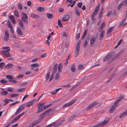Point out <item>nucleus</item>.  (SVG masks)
<instances>
[{"mask_svg": "<svg viewBox=\"0 0 127 127\" xmlns=\"http://www.w3.org/2000/svg\"><path fill=\"white\" fill-rule=\"evenodd\" d=\"M39 65L37 64H34L31 65V66L32 67H36L38 66Z\"/></svg>", "mask_w": 127, "mask_h": 127, "instance_id": "obj_40", "label": "nucleus"}, {"mask_svg": "<svg viewBox=\"0 0 127 127\" xmlns=\"http://www.w3.org/2000/svg\"><path fill=\"white\" fill-rule=\"evenodd\" d=\"M9 19L11 20L14 19V17L13 16L11 15L9 17Z\"/></svg>", "mask_w": 127, "mask_h": 127, "instance_id": "obj_57", "label": "nucleus"}, {"mask_svg": "<svg viewBox=\"0 0 127 127\" xmlns=\"http://www.w3.org/2000/svg\"><path fill=\"white\" fill-rule=\"evenodd\" d=\"M7 91L9 92H12L14 91V90L12 88H9L7 89Z\"/></svg>", "mask_w": 127, "mask_h": 127, "instance_id": "obj_42", "label": "nucleus"}, {"mask_svg": "<svg viewBox=\"0 0 127 127\" xmlns=\"http://www.w3.org/2000/svg\"><path fill=\"white\" fill-rule=\"evenodd\" d=\"M10 30L11 33H13L14 32L13 31V29L12 28V27H10Z\"/></svg>", "mask_w": 127, "mask_h": 127, "instance_id": "obj_62", "label": "nucleus"}, {"mask_svg": "<svg viewBox=\"0 0 127 127\" xmlns=\"http://www.w3.org/2000/svg\"><path fill=\"white\" fill-rule=\"evenodd\" d=\"M60 76V73L59 72H57L56 74L55 78L56 80H58L59 79Z\"/></svg>", "mask_w": 127, "mask_h": 127, "instance_id": "obj_32", "label": "nucleus"}, {"mask_svg": "<svg viewBox=\"0 0 127 127\" xmlns=\"http://www.w3.org/2000/svg\"><path fill=\"white\" fill-rule=\"evenodd\" d=\"M66 2H68L69 3H71L73 2V1L72 0H66Z\"/></svg>", "mask_w": 127, "mask_h": 127, "instance_id": "obj_56", "label": "nucleus"}, {"mask_svg": "<svg viewBox=\"0 0 127 127\" xmlns=\"http://www.w3.org/2000/svg\"><path fill=\"white\" fill-rule=\"evenodd\" d=\"M123 97H124L123 96H121L119 97L116 100L115 102L114 105L110 109L109 111L110 113H112L113 112L118 105L117 104L123 98Z\"/></svg>", "mask_w": 127, "mask_h": 127, "instance_id": "obj_1", "label": "nucleus"}, {"mask_svg": "<svg viewBox=\"0 0 127 127\" xmlns=\"http://www.w3.org/2000/svg\"><path fill=\"white\" fill-rule=\"evenodd\" d=\"M106 24L105 22H103L101 24V26L100 27L99 31L100 32H101L102 30L104 27L105 26Z\"/></svg>", "mask_w": 127, "mask_h": 127, "instance_id": "obj_19", "label": "nucleus"}, {"mask_svg": "<svg viewBox=\"0 0 127 127\" xmlns=\"http://www.w3.org/2000/svg\"><path fill=\"white\" fill-rule=\"evenodd\" d=\"M7 25L9 28L12 27V26L10 22L9 21H8Z\"/></svg>", "mask_w": 127, "mask_h": 127, "instance_id": "obj_38", "label": "nucleus"}, {"mask_svg": "<svg viewBox=\"0 0 127 127\" xmlns=\"http://www.w3.org/2000/svg\"><path fill=\"white\" fill-rule=\"evenodd\" d=\"M8 93L6 91H3L1 92L0 94L1 95H7Z\"/></svg>", "mask_w": 127, "mask_h": 127, "instance_id": "obj_29", "label": "nucleus"}, {"mask_svg": "<svg viewBox=\"0 0 127 127\" xmlns=\"http://www.w3.org/2000/svg\"><path fill=\"white\" fill-rule=\"evenodd\" d=\"M63 33V35L64 37L65 38H66L67 37V34L65 33L64 32V33Z\"/></svg>", "mask_w": 127, "mask_h": 127, "instance_id": "obj_61", "label": "nucleus"}, {"mask_svg": "<svg viewBox=\"0 0 127 127\" xmlns=\"http://www.w3.org/2000/svg\"><path fill=\"white\" fill-rule=\"evenodd\" d=\"M95 40V38L94 37H93L92 38L91 40V46H93L94 45V42Z\"/></svg>", "mask_w": 127, "mask_h": 127, "instance_id": "obj_20", "label": "nucleus"}, {"mask_svg": "<svg viewBox=\"0 0 127 127\" xmlns=\"http://www.w3.org/2000/svg\"><path fill=\"white\" fill-rule=\"evenodd\" d=\"M14 14L17 17H19V15L17 11L15 10L14 11Z\"/></svg>", "mask_w": 127, "mask_h": 127, "instance_id": "obj_35", "label": "nucleus"}, {"mask_svg": "<svg viewBox=\"0 0 127 127\" xmlns=\"http://www.w3.org/2000/svg\"><path fill=\"white\" fill-rule=\"evenodd\" d=\"M109 119L108 118H106L101 123H98L92 127H98L99 126L100 127H101L106 124L109 121Z\"/></svg>", "mask_w": 127, "mask_h": 127, "instance_id": "obj_3", "label": "nucleus"}, {"mask_svg": "<svg viewBox=\"0 0 127 127\" xmlns=\"http://www.w3.org/2000/svg\"><path fill=\"white\" fill-rule=\"evenodd\" d=\"M31 17H33L34 18H39V16L38 15H36V14H32L31 15Z\"/></svg>", "mask_w": 127, "mask_h": 127, "instance_id": "obj_28", "label": "nucleus"}, {"mask_svg": "<svg viewBox=\"0 0 127 127\" xmlns=\"http://www.w3.org/2000/svg\"><path fill=\"white\" fill-rule=\"evenodd\" d=\"M113 30V27H111L109 28L108 31V32L107 33V34H109Z\"/></svg>", "mask_w": 127, "mask_h": 127, "instance_id": "obj_31", "label": "nucleus"}, {"mask_svg": "<svg viewBox=\"0 0 127 127\" xmlns=\"http://www.w3.org/2000/svg\"><path fill=\"white\" fill-rule=\"evenodd\" d=\"M76 117V116L75 115H74L72 116L71 117L69 118V120H73Z\"/></svg>", "mask_w": 127, "mask_h": 127, "instance_id": "obj_43", "label": "nucleus"}, {"mask_svg": "<svg viewBox=\"0 0 127 127\" xmlns=\"http://www.w3.org/2000/svg\"><path fill=\"white\" fill-rule=\"evenodd\" d=\"M13 66V65L12 64H7L5 66V68L7 69H9V68H11Z\"/></svg>", "mask_w": 127, "mask_h": 127, "instance_id": "obj_26", "label": "nucleus"}, {"mask_svg": "<svg viewBox=\"0 0 127 127\" xmlns=\"http://www.w3.org/2000/svg\"><path fill=\"white\" fill-rule=\"evenodd\" d=\"M47 56V55L46 54H43L41 55V57L42 58H43L46 57Z\"/></svg>", "mask_w": 127, "mask_h": 127, "instance_id": "obj_63", "label": "nucleus"}, {"mask_svg": "<svg viewBox=\"0 0 127 127\" xmlns=\"http://www.w3.org/2000/svg\"><path fill=\"white\" fill-rule=\"evenodd\" d=\"M50 73L49 72H48L47 73L46 76V79L47 80H48L50 76Z\"/></svg>", "mask_w": 127, "mask_h": 127, "instance_id": "obj_46", "label": "nucleus"}, {"mask_svg": "<svg viewBox=\"0 0 127 127\" xmlns=\"http://www.w3.org/2000/svg\"><path fill=\"white\" fill-rule=\"evenodd\" d=\"M44 8L43 7H39L37 9V10L39 11H42L44 10Z\"/></svg>", "mask_w": 127, "mask_h": 127, "instance_id": "obj_33", "label": "nucleus"}, {"mask_svg": "<svg viewBox=\"0 0 127 127\" xmlns=\"http://www.w3.org/2000/svg\"><path fill=\"white\" fill-rule=\"evenodd\" d=\"M89 41V37H88L86 39V40L85 42V43H84V47H86Z\"/></svg>", "mask_w": 127, "mask_h": 127, "instance_id": "obj_25", "label": "nucleus"}, {"mask_svg": "<svg viewBox=\"0 0 127 127\" xmlns=\"http://www.w3.org/2000/svg\"><path fill=\"white\" fill-rule=\"evenodd\" d=\"M4 102L5 103L4 104V106L6 105L7 104H8L9 102V100L8 99H6L4 100Z\"/></svg>", "mask_w": 127, "mask_h": 127, "instance_id": "obj_34", "label": "nucleus"}, {"mask_svg": "<svg viewBox=\"0 0 127 127\" xmlns=\"http://www.w3.org/2000/svg\"><path fill=\"white\" fill-rule=\"evenodd\" d=\"M47 16L49 19H51L53 17V15L52 14L49 13H47Z\"/></svg>", "mask_w": 127, "mask_h": 127, "instance_id": "obj_27", "label": "nucleus"}, {"mask_svg": "<svg viewBox=\"0 0 127 127\" xmlns=\"http://www.w3.org/2000/svg\"><path fill=\"white\" fill-rule=\"evenodd\" d=\"M33 102L32 101H30L26 103V105L27 107H29L32 106L33 104Z\"/></svg>", "mask_w": 127, "mask_h": 127, "instance_id": "obj_16", "label": "nucleus"}, {"mask_svg": "<svg viewBox=\"0 0 127 127\" xmlns=\"http://www.w3.org/2000/svg\"><path fill=\"white\" fill-rule=\"evenodd\" d=\"M80 41H78L76 47H80Z\"/></svg>", "mask_w": 127, "mask_h": 127, "instance_id": "obj_51", "label": "nucleus"}, {"mask_svg": "<svg viewBox=\"0 0 127 127\" xmlns=\"http://www.w3.org/2000/svg\"><path fill=\"white\" fill-rule=\"evenodd\" d=\"M51 111V110L49 109L45 111L44 113L42 114L39 116V119L38 120L40 122L43 119L44 116L46 115L48 113L50 112Z\"/></svg>", "mask_w": 127, "mask_h": 127, "instance_id": "obj_6", "label": "nucleus"}, {"mask_svg": "<svg viewBox=\"0 0 127 127\" xmlns=\"http://www.w3.org/2000/svg\"><path fill=\"white\" fill-rule=\"evenodd\" d=\"M113 53H111L109 55H107L106 57L104 59L103 61L104 62L109 60L111 58L113 55Z\"/></svg>", "mask_w": 127, "mask_h": 127, "instance_id": "obj_10", "label": "nucleus"}, {"mask_svg": "<svg viewBox=\"0 0 127 127\" xmlns=\"http://www.w3.org/2000/svg\"><path fill=\"white\" fill-rule=\"evenodd\" d=\"M82 3L81 2H80V3H78L77 6L78 7L80 8L82 7Z\"/></svg>", "mask_w": 127, "mask_h": 127, "instance_id": "obj_47", "label": "nucleus"}, {"mask_svg": "<svg viewBox=\"0 0 127 127\" xmlns=\"http://www.w3.org/2000/svg\"><path fill=\"white\" fill-rule=\"evenodd\" d=\"M123 5L124 6L127 4V0H126L123 1L122 3Z\"/></svg>", "mask_w": 127, "mask_h": 127, "instance_id": "obj_44", "label": "nucleus"}, {"mask_svg": "<svg viewBox=\"0 0 127 127\" xmlns=\"http://www.w3.org/2000/svg\"><path fill=\"white\" fill-rule=\"evenodd\" d=\"M18 23L19 25L21 27H23V23L21 20H19L18 21Z\"/></svg>", "mask_w": 127, "mask_h": 127, "instance_id": "obj_30", "label": "nucleus"}, {"mask_svg": "<svg viewBox=\"0 0 127 127\" xmlns=\"http://www.w3.org/2000/svg\"><path fill=\"white\" fill-rule=\"evenodd\" d=\"M64 11V9L63 8H60L59 9V11L60 12H62Z\"/></svg>", "mask_w": 127, "mask_h": 127, "instance_id": "obj_60", "label": "nucleus"}, {"mask_svg": "<svg viewBox=\"0 0 127 127\" xmlns=\"http://www.w3.org/2000/svg\"><path fill=\"white\" fill-rule=\"evenodd\" d=\"M7 82L5 80L2 79L0 81V82L2 83H5Z\"/></svg>", "mask_w": 127, "mask_h": 127, "instance_id": "obj_50", "label": "nucleus"}, {"mask_svg": "<svg viewBox=\"0 0 127 127\" xmlns=\"http://www.w3.org/2000/svg\"><path fill=\"white\" fill-rule=\"evenodd\" d=\"M58 65V64H55L54 67L53 71V72H54V74L57 71Z\"/></svg>", "mask_w": 127, "mask_h": 127, "instance_id": "obj_24", "label": "nucleus"}, {"mask_svg": "<svg viewBox=\"0 0 127 127\" xmlns=\"http://www.w3.org/2000/svg\"><path fill=\"white\" fill-rule=\"evenodd\" d=\"M123 5L122 3H121L120 4L118 7V9L119 10L121 8V7Z\"/></svg>", "mask_w": 127, "mask_h": 127, "instance_id": "obj_55", "label": "nucleus"}, {"mask_svg": "<svg viewBox=\"0 0 127 127\" xmlns=\"http://www.w3.org/2000/svg\"><path fill=\"white\" fill-rule=\"evenodd\" d=\"M80 33H78L76 35V38H79L80 37Z\"/></svg>", "mask_w": 127, "mask_h": 127, "instance_id": "obj_59", "label": "nucleus"}, {"mask_svg": "<svg viewBox=\"0 0 127 127\" xmlns=\"http://www.w3.org/2000/svg\"><path fill=\"white\" fill-rule=\"evenodd\" d=\"M40 122V121L38 120V121H36L35 122H34L32 123H33V125L34 126L38 124Z\"/></svg>", "mask_w": 127, "mask_h": 127, "instance_id": "obj_39", "label": "nucleus"}, {"mask_svg": "<svg viewBox=\"0 0 127 127\" xmlns=\"http://www.w3.org/2000/svg\"><path fill=\"white\" fill-rule=\"evenodd\" d=\"M52 105V104H50L47 105L45 106H44V107H42V109H40L39 111H38L39 112H40L44 110L45 109L48 108V107Z\"/></svg>", "mask_w": 127, "mask_h": 127, "instance_id": "obj_14", "label": "nucleus"}, {"mask_svg": "<svg viewBox=\"0 0 127 127\" xmlns=\"http://www.w3.org/2000/svg\"><path fill=\"white\" fill-rule=\"evenodd\" d=\"M87 29H86L84 31V32L83 33V35L86 36L87 34Z\"/></svg>", "mask_w": 127, "mask_h": 127, "instance_id": "obj_52", "label": "nucleus"}, {"mask_svg": "<svg viewBox=\"0 0 127 127\" xmlns=\"http://www.w3.org/2000/svg\"><path fill=\"white\" fill-rule=\"evenodd\" d=\"M71 71L73 72H74L76 70L75 65L74 64H73L71 66Z\"/></svg>", "mask_w": 127, "mask_h": 127, "instance_id": "obj_21", "label": "nucleus"}, {"mask_svg": "<svg viewBox=\"0 0 127 127\" xmlns=\"http://www.w3.org/2000/svg\"><path fill=\"white\" fill-rule=\"evenodd\" d=\"M50 40H46L45 41V42L46 43H47L49 45L50 44Z\"/></svg>", "mask_w": 127, "mask_h": 127, "instance_id": "obj_54", "label": "nucleus"}, {"mask_svg": "<svg viewBox=\"0 0 127 127\" xmlns=\"http://www.w3.org/2000/svg\"><path fill=\"white\" fill-rule=\"evenodd\" d=\"M63 65L62 64L60 63L59 64L58 67V70L59 73L62 71V69L63 68Z\"/></svg>", "mask_w": 127, "mask_h": 127, "instance_id": "obj_17", "label": "nucleus"}, {"mask_svg": "<svg viewBox=\"0 0 127 127\" xmlns=\"http://www.w3.org/2000/svg\"><path fill=\"white\" fill-rule=\"evenodd\" d=\"M18 95V94H13L11 95L10 96L11 97H16Z\"/></svg>", "mask_w": 127, "mask_h": 127, "instance_id": "obj_41", "label": "nucleus"}, {"mask_svg": "<svg viewBox=\"0 0 127 127\" xmlns=\"http://www.w3.org/2000/svg\"><path fill=\"white\" fill-rule=\"evenodd\" d=\"M25 88H21L19 89L18 90H17V92H23L25 89Z\"/></svg>", "mask_w": 127, "mask_h": 127, "instance_id": "obj_49", "label": "nucleus"}, {"mask_svg": "<svg viewBox=\"0 0 127 127\" xmlns=\"http://www.w3.org/2000/svg\"><path fill=\"white\" fill-rule=\"evenodd\" d=\"M100 105V104H98V102H93L88 106L87 108V111L89 110L90 109L92 108L93 106L96 105L97 106L96 107H97L99 106Z\"/></svg>", "mask_w": 127, "mask_h": 127, "instance_id": "obj_4", "label": "nucleus"}, {"mask_svg": "<svg viewBox=\"0 0 127 127\" xmlns=\"http://www.w3.org/2000/svg\"><path fill=\"white\" fill-rule=\"evenodd\" d=\"M25 105H23L20 106L15 113V115L18 114L24 109Z\"/></svg>", "mask_w": 127, "mask_h": 127, "instance_id": "obj_9", "label": "nucleus"}, {"mask_svg": "<svg viewBox=\"0 0 127 127\" xmlns=\"http://www.w3.org/2000/svg\"><path fill=\"white\" fill-rule=\"evenodd\" d=\"M18 7L20 9H22V6L21 4L20 3H19L18 5Z\"/></svg>", "mask_w": 127, "mask_h": 127, "instance_id": "obj_48", "label": "nucleus"}, {"mask_svg": "<svg viewBox=\"0 0 127 127\" xmlns=\"http://www.w3.org/2000/svg\"><path fill=\"white\" fill-rule=\"evenodd\" d=\"M4 65L5 64L4 63H0V69H1L3 67Z\"/></svg>", "mask_w": 127, "mask_h": 127, "instance_id": "obj_36", "label": "nucleus"}, {"mask_svg": "<svg viewBox=\"0 0 127 127\" xmlns=\"http://www.w3.org/2000/svg\"><path fill=\"white\" fill-rule=\"evenodd\" d=\"M23 77V75L22 74H21L17 77V78L18 79H20L22 78Z\"/></svg>", "mask_w": 127, "mask_h": 127, "instance_id": "obj_58", "label": "nucleus"}, {"mask_svg": "<svg viewBox=\"0 0 127 127\" xmlns=\"http://www.w3.org/2000/svg\"><path fill=\"white\" fill-rule=\"evenodd\" d=\"M58 24L59 27H62L63 26L61 23V21L60 20H59L58 21Z\"/></svg>", "mask_w": 127, "mask_h": 127, "instance_id": "obj_37", "label": "nucleus"}, {"mask_svg": "<svg viewBox=\"0 0 127 127\" xmlns=\"http://www.w3.org/2000/svg\"><path fill=\"white\" fill-rule=\"evenodd\" d=\"M69 16L68 14H66L63 17V18L62 20V21L63 22L67 21L69 20Z\"/></svg>", "mask_w": 127, "mask_h": 127, "instance_id": "obj_13", "label": "nucleus"}, {"mask_svg": "<svg viewBox=\"0 0 127 127\" xmlns=\"http://www.w3.org/2000/svg\"><path fill=\"white\" fill-rule=\"evenodd\" d=\"M3 50L6 49L7 50H3L1 51V53L6 57H10L11 56L8 52L10 50V48L8 46L3 47L2 48Z\"/></svg>", "mask_w": 127, "mask_h": 127, "instance_id": "obj_2", "label": "nucleus"}, {"mask_svg": "<svg viewBox=\"0 0 127 127\" xmlns=\"http://www.w3.org/2000/svg\"><path fill=\"white\" fill-rule=\"evenodd\" d=\"M29 96V95H25L23 98L22 101L24 100L26 98H27Z\"/></svg>", "mask_w": 127, "mask_h": 127, "instance_id": "obj_53", "label": "nucleus"}, {"mask_svg": "<svg viewBox=\"0 0 127 127\" xmlns=\"http://www.w3.org/2000/svg\"><path fill=\"white\" fill-rule=\"evenodd\" d=\"M83 67V65H80L78 66V70H80V69H82Z\"/></svg>", "mask_w": 127, "mask_h": 127, "instance_id": "obj_45", "label": "nucleus"}, {"mask_svg": "<svg viewBox=\"0 0 127 127\" xmlns=\"http://www.w3.org/2000/svg\"><path fill=\"white\" fill-rule=\"evenodd\" d=\"M17 33L20 35H22V32L20 28H18L17 30Z\"/></svg>", "mask_w": 127, "mask_h": 127, "instance_id": "obj_22", "label": "nucleus"}, {"mask_svg": "<svg viewBox=\"0 0 127 127\" xmlns=\"http://www.w3.org/2000/svg\"><path fill=\"white\" fill-rule=\"evenodd\" d=\"M22 19L23 22L26 24H28V22L27 19H28V17L27 15L25 13L23 12L22 13Z\"/></svg>", "mask_w": 127, "mask_h": 127, "instance_id": "obj_5", "label": "nucleus"}, {"mask_svg": "<svg viewBox=\"0 0 127 127\" xmlns=\"http://www.w3.org/2000/svg\"><path fill=\"white\" fill-rule=\"evenodd\" d=\"M45 104V103H40L38 104L37 105V108L38 109V110L37 111V113H39L40 112H39L38 111H39L40 109H42V107H44V106Z\"/></svg>", "mask_w": 127, "mask_h": 127, "instance_id": "obj_11", "label": "nucleus"}, {"mask_svg": "<svg viewBox=\"0 0 127 127\" xmlns=\"http://www.w3.org/2000/svg\"><path fill=\"white\" fill-rule=\"evenodd\" d=\"M75 13L78 16H79L80 15V10L78 8L76 7L75 8Z\"/></svg>", "mask_w": 127, "mask_h": 127, "instance_id": "obj_18", "label": "nucleus"}, {"mask_svg": "<svg viewBox=\"0 0 127 127\" xmlns=\"http://www.w3.org/2000/svg\"><path fill=\"white\" fill-rule=\"evenodd\" d=\"M105 33V32L104 31H102L101 32V33L99 35V38L100 40H101L103 36L104 35Z\"/></svg>", "mask_w": 127, "mask_h": 127, "instance_id": "obj_23", "label": "nucleus"}, {"mask_svg": "<svg viewBox=\"0 0 127 127\" xmlns=\"http://www.w3.org/2000/svg\"><path fill=\"white\" fill-rule=\"evenodd\" d=\"M80 47H76L75 49V56L77 57L78 56L79 51Z\"/></svg>", "mask_w": 127, "mask_h": 127, "instance_id": "obj_15", "label": "nucleus"}, {"mask_svg": "<svg viewBox=\"0 0 127 127\" xmlns=\"http://www.w3.org/2000/svg\"><path fill=\"white\" fill-rule=\"evenodd\" d=\"M76 101V100H74L72 101L64 104L63 106V107L69 106L74 103Z\"/></svg>", "mask_w": 127, "mask_h": 127, "instance_id": "obj_12", "label": "nucleus"}, {"mask_svg": "<svg viewBox=\"0 0 127 127\" xmlns=\"http://www.w3.org/2000/svg\"><path fill=\"white\" fill-rule=\"evenodd\" d=\"M56 91L55 90H54L53 91L51 92V93L52 94H56Z\"/></svg>", "mask_w": 127, "mask_h": 127, "instance_id": "obj_64", "label": "nucleus"}, {"mask_svg": "<svg viewBox=\"0 0 127 127\" xmlns=\"http://www.w3.org/2000/svg\"><path fill=\"white\" fill-rule=\"evenodd\" d=\"M9 34L8 31L6 30L5 31L4 35V40L5 42L7 41L9 39Z\"/></svg>", "mask_w": 127, "mask_h": 127, "instance_id": "obj_8", "label": "nucleus"}, {"mask_svg": "<svg viewBox=\"0 0 127 127\" xmlns=\"http://www.w3.org/2000/svg\"><path fill=\"white\" fill-rule=\"evenodd\" d=\"M6 78L8 79H9V82H12L13 83L15 84L17 82V81L14 80H12L13 78V77L11 75H7L6 76Z\"/></svg>", "mask_w": 127, "mask_h": 127, "instance_id": "obj_7", "label": "nucleus"}]
</instances>
